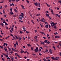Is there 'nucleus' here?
<instances>
[{"mask_svg": "<svg viewBox=\"0 0 61 61\" xmlns=\"http://www.w3.org/2000/svg\"><path fill=\"white\" fill-rule=\"evenodd\" d=\"M37 5H38L39 7H40V4L39 3H37Z\"/></svg>", "mask_w": 61, "mask_h": 61, "instance_id": "1a4fd4ad", "label": "nucleus"}, {"mask_svg": "<svg viewBox=\"0 0 61 61\" xmlns=\"http://www.w3.org/2000/svg\"><path fill=\"white\" fill-rule=\"evenodd\" d=\"M57 33V32H56L55 33H54V35H57V34H58V33Z\"/></svg>", "mask_w": 61, "mask_h": 61, "instance_id": "49530a36", "label": "nucleus"}, {"mask_svg": "<svg viewBox=\"0 0 61 61\" xmlns=\"http://www.w3.org/2000/svg\"><path fill=\"white\" fill-rule=\"evenodd\" d=\"M19 22L20 23H23V21L21 20H19Z\"/></svg>", "mask_w": 61, "mask_h": 61, "instance_id": "a211bd4d", "label": "nucleus"}, {"mask_svg": "<svg viewBox=\"0 0 61 61\" xmlns=\"http://www.w3.org/2000/svg\"><path fill=\"white\" fill-rule=\"evenodd\" d=\"M40 15L39 14H38L37 15H36V16H39V15Z\"/></svg>", "mask_w": 61, "mask_h": 61, "instance_id": "a19ab883", "label": "nucleus"}, {"mask_svg": "<svg viewBox=\"0 0 61 61\" xmlns=\"http://www.w3.org/2000/svg\"><path fill=\"white\" fill-rule=\"evenodd\" d=\"M52 25H53V26H55V24L54 22H52Z\"/></svg>", "mask_w": 61, "mask_h": 61, "instance_id": "c85d7f7f", "label": "nucleus"}, {"mask_svg": "<svg viewBox=\"0 0 61 61\" xmlns=\"http://www.w3.org/2000/svg\"><path fill=\"white\" fill-rule=\"evenodd\" d=\"M51 26H52V27H53V26H54V25H52V23H51Z\"/></svg>", "mask_w": 61, "mask_h": 61, "instance_id": "72a5a7b5", "label": "nucleus"}, {"mask_svg": "<svg viewBox=\"0 0 61 61\" xmlns=\"http://www.w3.org/2000/svg\"><path fill=\"white\" fill-rule=\"evenodd\" d=\"M37 38V36H35L34 37V38L35 39H36Z\"/></svg>", "mask_w": 61, "mask_h": 61, "instance_id": "6ab92c4d", "label": "nucleus"}, {"mask_svg": "<svg viewBox=\"0 0 61 61\" xmlns=\"http://www.w3.org/2000/svg\"><path fill=\"white\" fill-rule=\"evenodd\" d=\"M0 47L2 49H3V48H4V47H3V46H0Z\"/></svg>", "mask_w": 61, "mask_h": 61, "instance_id": "c9c22d12", "label": "nucleus"}, {"mask_svg": "<svg viewBox=\"0 0 61 61\" xmlns=\"http://www.w3.org/2000/svg\"><path fill=\"white\" fill-rule=\"evenodd\" d=\"M30 16L31 17H32V14H30Z\"/></svg>", "mask_w": 61, "mask_h": 61, "instance_id": "58836bf2", "label": "nucleus"}, {"mask_svg": "<svg viewBox=\"0 0 61 61\" xmlns=\"http://www.w3.org/2000/svg\"><path fill=\"white\" fill-rule=\"evenodd\" d=\"M15 56H17V55H18V54H17V53H15Z\"/></svg>", "mask_w": 61, "mask_h": 61, "instance_id": "c756f323", "label": "nucleus"}, {"mask_svg": "<svg viewBox=\"0 0 61 61\" xmlns=\"http://www.w3.org/2000/svg\"><path fill=\"white\" fill-rule=\"evenodd\" d=\"M54 28H55V29H56V28H57L56 27V25H55V26H54Z\"/></svg>", "mask_w": 61, "mask_h": 61, "instance_id": "a878e982", "label": "nucleus"}, {"mask_svg": "<svg viewBox=\"0 0 61 61\" xmlns=\"http://www.w3.org/2000/svg\"><path fill=\"white\" fill-rule=\"evenodd\" d=\"M11 60L12 61H13L14 60V57H11Z\"/></svg>", "mask_w": 61, "mask_h": 61, "instance_id": "4c0bfd02", "label": "nucleus"}, {"mask_svg": "<svg viewBox=\"0 0 61 61\" xmlns=\"http://www.w3.org/2000/svg\"><path fill=\"white\" fill-rule=\"evenodd\" d=\"M51 58L52 60H58V59L57 58H55V57H52Z\"/></svg>", "mask_w": 61, "mask_h": 61, "instance_id": "f03ea898", "label": "nucleus"}, {"mask_svg": "<svg viewBox=\"0 0 61 61\" xmlns=\"http://www.w3.org/2000/svg\"><path fill=\"white\" fill-rule=\"evenodd\" d=\"M40 25L41 26V27H43V25H42V24H40Z\"/></svg>", "mask_w": 61, "mask_h": 61, "instance_id": "4d7b16f0", "label": "nucleus"}, {"mask_svg": "<svg viewBox=\"0 0 61 61\" xmlns=\"http://www.w3.org/2000/svg\"><path fill=\"white\" fill-rule=\"evenodd\" d=\"M15 36L16 38V39H18V37H17V36L16 35V36Z\"/></svg>", "mask_w": 61, "mask_h": 61, "instance_id": "2f4dec72", "label": "nucleus"}, {"mask_svg": "<svg viewBox=\"0 0 61 61\" xmlns=\"http://www.w3.org/2000/svg\"><path fill=\"white\" fill-rule=\"evenodd\" d=\"M12 50L13 51H15V49H14L13 48H12Z\"/></svg>", "mask_w": 61, "mask_h": 61, "instance_id": "6e6d98bb", "label": "nucleus"}, {"mask_svg": "<svg viewBox=\"0 0 61 61\" xmlns=\"http://www.w3.org/2000/svg\"><path fill=\"white\" fill-rule=\"evenodd\" d=\"M39 56H41V55H42V54L39 53Z\"/></svg>", "mask_w": 61, "mask_h": 61, "instance_id": "338daca9", "label": "nucleus"}, {"mask_svg": "<svg viewBox=\"0 0 61 61\" xmlns=\"http://www.w3.org/2000/svg\"><path fill=\"white\" fill-rule=\"evenodd\" d=\"M17 56H18V57H20V56L19 55H17Z\"/></svg>", "mask_w": 61, "mask_h": 61, "instance_id": "5fc2aeb1", "label": "nucleus"}, {"mask_svg": "<svg viewBox=\"0 0 61 61\" xmlns=\"http://www.w3.org/2000/svg\"><path fill=\"white\" fill-rule=\"evenodd\" d=\"M14 10L15 11V12H17V10L15 9H14Z\"/></svg>", "mask_w": 61, "mask_h": 61, "instance_id": "2eb2a0df", "label": "nucleus"}, {"mask_svg": "<svg viewBox=\"0 0 61 61\" xmlns=\"http://www.w3.org/2000/svg\"><path fill=\"white\" fill-rule=\"evenodd\" d=\"M15 1L17 2H18L19 1V0H16Z\"/></svg>", "mask_w": 61, "mask_h": 61, "instance_id": "69168bd1", "label": "nucleus"}, {"mask_svg": "<svg viewBox=\"0 0 61 61\" xmlns=\"http://www.w3.org/2000/svg\"><path fill=\"white\" fill-rule=\"evenodd\" d=\"M19 41L21 40V39H22V38H20V37H19V38L18 39Z\"/></svg>", "mask_w": 61, "mask_h": 61, "instance_id": "5701e85b", "label": "nucleus"}, {"mask_svg": "<svg viewBox=\"0 0 61 61\" xmlns=\"http://www.w3.org/2000/svg\"><path fill=\"white\" fill-rule=\"evenodd\" d=\"M12 37L13 38H14V39H15V40L16 39V38H15V37H14L13 36Z\"/></svg>", "mask_w": 61, "mask_h": 61, "instance_id": "473e14b6", "label": "nucleus"}, {"mask_svg": "<svg viewBox=\"0 0 61 61\" xmlns=\"http://www.w3.org/2000/svg\"><path fill=\"white\" fill-rule=\"evenodd\" d=\"M21 14L22 16H24V13H21Z\"/></svg>", "mask_w": 61, "mask_h": 61, "instance_id": "de8ad7c7", "label": "nucleus"}, {"mask_svg": "<svg viewBox=\"0 0 61 61\" xmlns=\"http://www.w3.org/2000/svg\"><path fill=\"white\" fill-rule=\"evenodd\" d=\"M10 10L11 11V12H12V8H11L10 9Z\"/></svg>", "mask_w": 61, "mask_h": 61, "instance_id": "603ef678", "label": "nucleus"}, {"mask_svg": "<svg viewBox=\"0 0 61 61\" xmlns=\"http://www.w3.org/2000/svg\"><path fill=\"white\" fill-rule=\"evenodd\" d=\"M37 2H36V3H34V4L36 6H37Z\"/></svg>", "mask_w": 61, "mask_h": 61, "instance_id": "ddd939ff", "label": "nucleus"}, {"mask_svg": "<svg viewBox=\"0 0 61 61\" xmlns=\"http://www.w3.org/2000/svg\"><path fill=\"white\" fill-rule=\"evenodd\" d=\"M46 16H47L48 17H49V14H47V13H46Z\"/></svg>", "mask_w": 61, "mask_h": 61, "instance_id": "f3484780", "label": "nucleus"}, {"mask_svg": "<svg viewBox=\"0 0 61 61\" xmlns=\"http://www.w3.org/2000/svg\"><path fill=\"white\" fill-rule=\"evenodd\" d=\"M45 43H46V44H49L50 43V42L48 41L46 42Z\"/></svg>", "mask_w": 61, "mask_h": 61, "instance_id": "6e6552de", "label": "nucleus"}, {"mask_svg": "<svg viewBox=\"0 0 61 61\" xmlns=\"http://www.w3.org/2000/svg\"><path fill=\"white\" fill-rule=\"evenodd\" d=\"M27 46H31L30 44H27Z\"/></svg>", "mask_w": 61, "mask_h": 61, "instance_id": "aec40b11", "label": "nucleus"}, {"mask_svg": "<svg viewBox=\"0 0 61 61\" xmlns=\"http://www.w3.org/2000/svg\"><path fill=\"white\" fill-rule=\"evenodd\" d=\"M58 3H61V1L59 0V1H58Z\"/></svg>", "mask_w": 61, "mask_h": 61, "instance_id": "864d4df0", "label": "nucleus"}, {"mask_svg": "<svg viewBox=\"0 0 61 61\" xmlns=\"http://www.w3.org/2000/svg\"><path fill=\"white\" fill-rule=\"evenodd\" d=\"M8 49H9V51H11V49L9 48H8Z\"/></svg>", "mask_w": 61, "mask_h": 61, "instance_id": "79ce46f5", "label": "nucleus"}, {"mask_svg": "<svg viewBox=\"0 0 61 61\" xmlns=\"http://www.w3.org/2000/svg\"><path fill=\"white\" fill-rule=\"evenodd\" d=\"M7 50V49L6 48L5 49V51H6Z\"/></svg>", "mask_w": 61, "mask_h": 61, "instance_id": "052dcab7", "label": "nucleus"}, {"mask_svg": "<svg viewBox=\"0 0 61 61\" xmlns=\"http://www.w3.org/2000/svg\"><path fill=\"white\" fill-rule=\"evenodd\" d=\"M41 44L42 45H44V44H45L44 43V42H42L41 43Z\"/></svg>", "mask_w": 61, "mask_h": 61, "instance_id": "cd10ccee", "label": "nucleus"}, {"mask_svg": "<svg viewBox=\"0 0 61 61\" xmlns=\"http://www.w3.org/2000/svg\"><path fill=\"white\" fill-rule=\"evenodd\" d=\"M21 6H22V8L23 9H25V7H24V6L21 5Z\"/></svg>", "mask_w": 61, "mask_h": 61, "instance_id": "0eeeda50", "label": "nucleus"}, {"mask_svg": "<svg viewBox=\"0 0 61 61\" xmlns=\"http://www.w3.org/2000/svg\"><path fill=\"white\" fill-rule=\"evenodd\" d=\"M16 44L17 46H18V42L17 41L16 42Z\"/></svg>", "mask_w": 61, "mask_h": 61, "instance_id": "f704fd0d", "label": "nucleus"}, {"mask_svg": "<svg viewBox=\"0 0 61 61\" xmlns=\"http://www.w3.org/2000/svg\"><path fill=\"white\" fill-rule=\"evenodd\" d=\"M22 28L24 30H25V26H23L22 27Z\"/></svg>", "mask_w": 61, "mask_h": 61, "instance_id": "b1692460", "label": "nucleus"}, {"mask_svg": "<svg viewBox=\"0 0 61 61\" xmlns=\"http://www.w3.org/2000/svg\"><path fill=\"white\" fill-rule=\"evenodd\" d=\"M15 5V4H14V3H10V6H14Z\"/></svg>", "mask_w": 61, "mask_h": 61, "instance_id": "20e7f679", "label": "nucleus"}, {"mask_svg": "<svg viewBox=\"0 0 61 61\" xmlns=\"http://www.w3.org/2000/svg\"><path fill=\"white\" fill-rule=\"evenodd\" d=\"M7 7V5H5L4 7L5 8L6 7Z\"/></svg>", "mask_w": 61, "mask_h": 61, "instance_id": "c03bdc74", "label": "nucleus"}, {"mask_svg": "<svg viewBox=\"0 0 61 61\" xmlns=\"http://www.w3.org/2000/svg\"><path fill=\"white\" fill-rule=\"evenodd\" d=\"M42 19H41V20H40L41 22H42L43 23H44V20L45 19L43 18H42Z\"/></svg>", "mask_w": 61, "mask_h": 61, "instance_id": "7ed1b4c3", "label": "nucleus"}, {"mask_svg": "<svg viewBox=\"0 0 61 61\" xmlns=\"http://www.w3.org/2000/svg\"><path fill=\"white\" fill-rule=\"evenodd\" d=\"M38 51V48L37 47H36V49H35V52L37 53Z\"/></svg>", "mask_w": 61, "mask_h": 61, "instance_id": "f257e3e1", "label": "nucleus"}, {"mask_svg": "<svg viewBox=\"0 0 61 61\" xmlns=\"http://www.w3.org/2000/svg\"><path fill=\"white\" fill-rule=\"evenodd\" d=\"M11 30L12 31H13V27L11 28Z\"/></svg>", "mask_w": 61, "mask_h": 61, "instance_id": "37998d69", "label": "nucleus"}, {"mask_svg": "<svg viewBox=\"0 0 61 61\" xmlns=\"http://www.w3.org/2000/svg\"><path fill=\"white\" fill-rule=\"evenodd\" d=\"M44 41L45 42H47V40H46L45 41Z\"/></svg>", "mask_w": 61, "mask_h": 61, "instance_id": "13d9d810", "label": "nucleus"}, {"mask_svg": "<svg viewBox=\"0 0 61 61\" xmlns=\"http://www.w3.org/2000/svg\"><path fill=\"white\" fill-rule=\"evenodd\" d=\"M3 12L4 14H5V10H3Z\"/></svg>", "mask_w": 61, "mask_h": 61, "instance_id": "3c124183", "label": "nucleus"}, {"mask_svg": "<svg viewBox=\"0 0 61 61\" xmlns=\"http://www.w3.org/2000/svg\"><path fill=\"white\" fill-rule=\"evenodd\" d=\"M40 33L41 34H42V35H43V34H45V33L44 32H40Z\"/></svg>", "mask_w": 61, "mask_h": 61, "instance_id": "4be33fe9", "label": "nucleus"}, {"mask_svg": "<svg viewBox=\"0 0 61 61\" xmlns=\"http://www.w3.org/2000/svg\"><path fill=\"white\" fill-rule=\"evenodd\" d=\"M24 51H20V53H21V54H22V53H24Z\"/></svg>", "mask_w": 61, "mask_h": 61, "instance_id": "7c9ffc66", "label": "nucleus"}, {"mask_svg": "<svg viewBox=\"0 0 61 61\" xmlns=\"http://www.w3.org/2000/svg\"><path fill=\"white\" fill-rule=\"evenodd\" d=\"M14 47H16V44L15 43L14 44Z\"/></svg>", "mask_w": 61, "mask_h": 61, "instance_id": "412c9836", "label": "nucleus"}, {"mask_svg": "<svg viewBox=\"0 0 61 61\" xmlns=\"http://www.w3.org/2000/svg\"><path fill=\"white\" fill-rule=\"evenodd\" d=\"M0 24V25H1L2 26H3L4 25V24L3 23Z\"/></svg>", "mask_w": 61, "mask_h": 61, "instance_id": "a18cd8bd", "label": "nucleus"}, {"mask_svg": "<svg viewBox=\"0 0 61 61\" xmlns=\"http://www.w3.org/2000/svg\"><path fill=\"white\" fill-rule=\"evenodd\" d=\"M51 49H50L49 50V51L50 52L51 54H52V51H51Z\"/></svg>", "mask_w": 61, "mask_h": 61, "instance_id": "f8f14e48", "label": "nucleus"}, {"mask_svg": "<svg viewBox=\"0 0 61 61\" xmlns=\"http://www.w3.org/2000/svg\"><path fill=\"white\" fill-rule=\"evenodd\" d=\"M56 58H57V59H58L59 58V57L58 56L56 57Z\"/></svg>", "mask_w": 61, "mask_h": 61, "instance_id": "ea45409f", "label": "nucleus"}, {"mask_svg": "<svg viewBox=\"0 0 61 61\" xmlns=\"http://www.w3.org/2000/svg\"><path fill=\"white\" fill-rule=\"evenodd\" d=\"M59 56H61V52H60V53Z\"/></svg>", "mask_w": 61, "mask_h": 61, "instance_id": "774afa93", "label": "nucleus"}, {"mask_svg": "<svg viewBox=\"0 0 61 61\" xmlns=\"http://www.w3.org/2000/svg\"><path fill=\"white\" fill-rule=\"evenodd\" d=\"M5 25H8V24H7V23H5Z\"/></svg>", "mask_w": 61, "mask_h": 61, "instance_id": "09e8293b", "label": "nucleus"}, {"mask_svg": "<svg viewBox=\"0 0 61 61\" xmlns=\"http://www.w3.org/2000/svg\"><path fill=\"white\" fill-rule=\"evenodd\" d=\"M56 46L57 47V48H59V45Z\"/></svg>", "mask_w": 61, "mask_h": 61, "instance_id": "8fccbe9b", "label": "nucleus"}, {"mask_svg": "<svg viewBox=\"0 0 61 61\" xmlns=\"http://www.w3.org/2000/svg\"><path fill=\"white\" fill-rule=\"evenodd\" d=\"M40 48H41V49H42V50H43V48H42V47H40Z\"/></svg>", "mask_w": 61, "mask_h": 61, "instance_id": "680f3d73", "label": "nucleus"}, {"mask_svg": "<svg viewBox=\"0 0 61 61\" xmlns=\"http://www.w3.org/2000/svg\"><path fill=\"white\" fill-rule=\"evenodd\" d=\"M53 48H54V50H56V47H55L54 46H53Z\"/></svg>", "mask_w": 61, "mask_h": 61, "instance_id": "e433bc0d", "label": "nucleus"}, {"mask_svg": "<svg viewBox=\"0 0 61 61\" xmlns=\"http://www.w3.org/2000/svg\"><path fill=\"white\" fill-rule=\"evenodd\" d=\"M43 60L44 61H47V60L45 58L43 59Z\"/></svg>", "mask_w": 61, "mask_h": 61, "instance_id": "dca6fc26", "label": "nucleus"}, {"mask_svg": "<svg viewBox=\"0 0 61 61\" xmlns=\"http://www.w3.org/2000/svg\"><path fill=\"white\" fill-rule=\"evenodd\" d=\"M45 50L46 51L48 52V53H49V52H48V50L46 49Z\"/></svg>", "mask_w": 61, "mask_h": 61, "instance_id": "0e129e2a", "label": "nucleus"}, {"mask_svg": "<svg viewBox=\"0 0 61 61\" xmlns=\"http://www.w3.org/2000/svg\"><path fill=\"white\" fill-rule=\"evenodd\" d=\"M19 18L20 19V20H23V18L19 16Z\"/></svg>", "mask_w": 61, "mask_h": 61, "instance_id": "9d476101", "label": "nucleus"}, {"mask_svg": "<svg viewBox=\"0 0 61 61\" xmlns=\"http://www.w3.org/2000/svg\"><path fill=\"white\" fill-rule=\"evenodd\" d=\"M48 17L50 19H51V20H52V19L50 17Z\"/></svg>", "mask_w": 61, "mask_h": 61, "instance_id": "e2e57ef3", "label": "nucleus"}, {"mask_svg": "<svg viewBox=\"0 0 61 61\" xmlns=\"http://www.w3.org/2000/svg\"><path fill=\"white\" fill-rule=\"evenodd\" d=\"M55 38H60V36H56Z\"/></svg>", "mask_w": 61, "mask_h": 61, "instance_id": "39448f33", "label": "nucleus"}, {"mask_svg": "<svg viewBox=\"0 0 61 61\" xmlns=\"http://www.w3.org/2000/svg\"><path fill=\"white\" fill-rule=\"evenodd\" d=\"M5 46V43H4L3 45V46Z\"/></svg>", "mask_w": 61, "mask_h": 61, "instance_id": "393cba45", "label": "nucleus"}, {"mask_svg": "<svg viewBox=\"0 0 61 61\" xmlns=\"http://www.w3.org/2000/svg\"><path fill=\"white\" fill-rule=\"evenodd\" d=\"M48 25H45V27L46 28H48Z\"/></svg>", "mask_w": 61, "mask_h": 61, "instance_id": "9b49d317", "label": "nucleus"}, {"mask_svg": "<svg viewBox=\"0 0 61 61\" xmlns=\"http://www.w3.org/2000/svg\"><path fill=\"white\" fill-rule=\"evenodd\" d=\"M56 16H58V17H59V18H60V15H58V14H56Z\"/></svg>", "mask_w": 61, "mask_h": 61, "instance_id": "423d86ee", "label": "nucleus"}, {"mask_svg": "<svg viewBox=\"0 0 61 61\" xmlns=\"http://www.w3.org/2000/svg\"><path fill=\"white\" fill-rule=\"evenodd\" d=\"M47 6H48V7H50V5H48V4L47 5Z\"/></svg>", "mask_w": 61, "mask_h": 61, "instance_id": "bf43d9fd", "label": "nucleus"}, {"mask_svg": "<svg viewBox=\"0 0 61 61\" xmlns=\"http://www.w3.org/2000/svg\"><path fill=\"white\" fill-rule=\"evenodd\" d=\"M50 58V57H47L46 58V59H48V58Z\"/></svg>", "mask_w": 61, "mask_h": 61, "instance_id": "bb28decb", "label": "nucleus"}, {"mask_svg": "<svg viewBox=\"0 0 61 61\" xmlns=\"http://www.w3.org/2000/svg\"><path fill=\"white\" fill-rule=\"evenodd\" d=\"M10 14H11V15H13V14H14V13H13V12H10Z\"/></svg>", "mask_w": 61, "mask_h": 61, "instance_id": "4468645a", "label": "nucleus"}]
</instances>
